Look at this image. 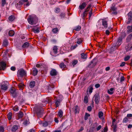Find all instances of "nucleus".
<instances>
[{
	"instance_id": "nucleus-1",
	"label": "nucleus",
	"mask_w": 132,
	"mask_h": 132,
	"mask_svg": "<svg viewBox=\"0 0 132 132\" xmlns=\"http://www.w3.org/2000/svg\"><path fill=\"white\" fill-rule=\"evenodd\" d=\"M98 124L96 122L93 124L92 126L90 127L88 132H94L99 131L102 128V126L100 125L98 126Z\"/></svg>"
},
{
	"instance_id": "nucleus-2",
	"label": "nucleus",
	"mask_w": 132,
	"mask_h": 132,
	"mask_svg": "<svg viewBox=\"0 0 132 132\" xmlns=\"http://www.w3.org/2000/svg\"><path fill=\"white\" fill-rule=\"evenodd\" d=\"M27 20L28 23L31 25L35 24L37 22V18L29 15L27 18Z\"/></svg>"
},
{
	"instance_id": "nucleus-3",
	"label": "nucleus",
	"mask_w": 132,
	"mask_h": 132,
	"mask_svg": "<svg viewBox=\"0 0 132 132\" xmlns=\"http://www.w3.org/2000/svg\"><path fill=\"white\" fill-rule=\"evenodd\" d=\"M125 36L126 35L125 33H122V36H120L119 37L116 44V45L114 46V47H116V48L118 47L121 44L123 38H124Z\"/></svg>"
},
{
	"instance_id": "nucleus-4",
	"label": "nucleus",
	"mask_w": 132,
	"mask_h": 132,
	"mask_svg": "<svg viewBox=\"0 0 132 132\" xmlns=\"http://www.w3.org/2000/svg\"><path fill=\"white\" fill-rule=\"evenodd\" d=\"M26 73L24 70L23 69H21L18 71L17 76L18 77H22L26 76Z\"/></svg>"
},
{
	"instance_id": "nucleus-5",
	"label": "nucleus",
	"mask_w": 132,
	"mask_h": 132,
	"mask_svg": "<svg viewBox=\"0 0 132 132\" xmlns=\"http://www.w3.org/2000/svg\"><path fill=\"white\" fill-rule=\"evenodd\" d=\"M59 97L60 99H57L56 98L55 100V105L56 107L59 106L60 105V102L62 101L63 99V96L62 95L59 96Z\"/></svg>"
},
{
	"instance_id": "nucleus-6",
	"label": "nucleus",
	"mask_w": 132,
	"mask_h": 132,
	"mask_svg": "<svg viewBox=\"0 0 132 132\" xmlns=\"http://www.w3.org/2000/svg\"><path fill=\"white\" fill-rule=\"evenodd\" d=\"M10 92L11 95L13 97H17L18 93L16 91L14 87H12L10 90Z\"/></svg>"
},
{
	"instance_id": "nucleus-7",
	"label": "nucleus",
	"mask_w": 132,
	"mask_h": 132,
	"mask_svg": "<svg viewBox=\"0 0 132 132\" xmlns=\"http://www.w3.org/2000/svg\"><path fill=\"white\" fill-rule=\"evenodd\" d=\"M44 110L42 108H40L38 109L37 112V115L38 117H41L43 115Z\"/></svg>"
},
{
	"instance_id": "nucleus-8",
	"label": "nucleus",
	"mask_w": 132,
	"mask_h": 132,
	"mask_svg": "<svg viewBox=\"0 0 132 132\" xmlns=\"http://www.w3.org/2000/svg\"><path fill=\"white\" fill-rule=\"evenodd\" d=\"M57 46H54L53 48L52 51H51L50 52L51 55L53 56H55V54L57 53Z\"/></svg>"
},
{
	"instance_id": "nucleus-9",
	"label": "nucleus",
	"mask_w": 132,
	"mask_h": 132,
	"mask_svg": "<svg viewBox=\"0 0 132 132\" xmlns=\"http://www.w3.org/2000/svg\"><path fill=\"white\" fill-rule=\"evenodd\" d=\"M94 97H95V101L96 104H98L100 99L99 95L98 94H96L94 95Z\"/></svg>"
},
{
	"instance_id": "nucleus-10",
	"label": "nucleus",
	"mask_w": 132,
	"mask_h": 132,
	"mask_svg": "<svg viewBox=\"0 0 132 132\" xmlns=\"http://www.w3.org/2000/svg\"><path fill=\"white\" fill-rule=\"evenodd\" d=\"M115 121L116 119H113L112 122L111 126L113 128V131L114 132H116L117 130L116 128L117 127V125L116 124H115L114 123V122Z\"/></svg>"
},
{
	"instance_id": "nucleus-11",
	"label": "nucleus",
	"mask_w": 132,
	"mask_h": 132,
	"mask_svg": "<svg viewBox=\"0 0 132 132\" xmlns=\"http://www.w3.org/2000/svg\"><path fill=\"white\" fill-rule=\"evenodd\" d=\"M6 64L4 62L2 61L0 62V70H4L6 68Z\"/></svg>"
},
{
	"instance_id": "nucleus-12",
	"label": "nucleus",
	"mask_w": 132,
	"mask_h": 132,
	"mask_svg": "<svg viewBox=\"0 0 132 132\" xmlns=\"http://www.w3.org/2000/svg\"><path fill=\"white\" fill-rule=\"evenodd\" d=\"M128 16V21L127 22V24H129L131 21L132 19V12H130L127 14Z\"/></svg>"
},
{
	"instance_id": "nucleus-13",
	"label": "nucleus",
	"mask_w": 132,
	"mask_h": 132,
	"mask_svg": "<svg viewBox=\"0 0 132 132\" xmlns=\"http://www.w3.org/2000/svg\"><path fill=\"white\" fill-rule=\"evenodd\" d=\"M1 88L2 90L5 91L8 88V85L7 84H3L1 85Z\"/></svg>"
},
{
	"instance_id": "nucleus-14",
	"label": "nucleus",
	"mask_w": 132,
	"mask_h": 132,
	"mask_svg": "<svg viewBox=\"0 0 132 132\" xmlns=\"http://www.w3.org/2000/svg\"><path fill=\"white\" fill-rule=\"evenodd\" d=\"M95 60L94 59L92 60L90 64L88 66V67L89 68H93L95 66L96 64Z\"/></svg>"
},
{
	"instance_id": "nucleus-15",
	"label": "nucleus",
	"mask_w": 132,
	"mask_h": 132,
	"mask_svg": "<svg viewBox=\"0 0 132 132\" xmlns=\"http://www.w3.org/2000/svg\"><path fill=\"white\" fill-rule=\"evenodd\" d=\"M10 130L13 132H15L18 129V126L17 125H14L10 127Z\"/></svg>"
},
{
	"instance_id": "nucleus-16",
	"label": "nucleus",
	"mask_w": 132,
	"mask_h": 132,
	"mask_svg": "<svg viewBox=\"0 0 132 132\" xmlns=\"http://www.w3.org/2000/svg\"><path fill=\"white\" fill-rule=\"evenodd\" d=\"M107 21L105 19L102 20V25L103 26V28L106 29L108 27V23Z\"/></svg>"
},
{
	"instance_id": "nucleus-17",
	"label": "nucleus",
	"mask_w": 132,
	"mask_h": 132,
	"mask_svg": "<svg viewBox=\"0 0 132 132\" xmlns=\"http://www.w3.org/2000/svg\"><path fill=\"white\" fill-rule=\"evenodd\" d=\"M73 111L75 114L79 113V109L78 106L77 105H76L74 107Z\"/></svg>"
},
{
	"instance_id": "nucleus-18",
	"label": "nucleus",
	"mask_w": 132,
	"mask_h": 132,
	"mask_svg": "<svg viewBox=\"0 0 132 132\" xmlns=\"http://www.w3.org/2000/svg\"><path fill=\"white\" fill-rule=\"evenodd\" d=\"M125 49L127 51H130L132 49V46L130 44H128L125 47Z\"/></svg>"
},
{
	"instance_id": "nucleus-19",
	"label": "nucleus",
	"mask_w": 132,
	"mask_h": 132,
	"mask_svg": "<svg viewBox=\"0 0 132 132\" xmlns=\"http://www.w3.org/2000/svg\"><path fill=\"white\" fill-rule=\"evenodd\" d=\"M86 4L85 2L83 3L81 5H80L79 6V8L81 10L84 9L86 6Z\"/></svg>"
},
{
	"instance_id": "nucleus-20",
	"label": "nucleus",
	"mask_w": 132,
	"mask_h": 132,
	"mask_svg": "<svg viewBox=\"0 0 132 132\" xmlns=\"http://www.w3.org/2000/svg\"><path fill=\"white\" fill-rule=\"evenodd\" d=\"M57 72L55 69H52L50 72V75L52 76H56L57 75Z\"/></svg>"
},
{
	"instance_id": "nucleus-21",
	"label": "nucleus",
	"mask_w": 132,
	"mask_h": 132,
	"mask_svg": "<svg viewBox=\"0 0 132 132\" xmlns=\"http://www.w3.org/2000/svg\"><path fill=\"white\" fill-rule=\"evenodd\" d=\"M32 75L34 76H35L38 73V70L36 68H32Z\"/></svg>"
},
{
	"instance_id": "nucleus-22",
	"label": "nucleus",
	"mask_w": 132,
	"mask_h": 132,
	"mask_svg": "<svg viewBox=\"0 0 132 132\" xmlns=\"http://www.w3.org/2000/svg\"><path fill=\"white\" fill-rule=\"evenodd\" d=\"M32 31L35 33H38L39 32V28L38 27L36 28L35 27L32 29Z\"/></svg>"
},
{
	"instance_id": "nucleus-23",
	"label": "nucleus",
	"mask_w": 132,
	"mask_h": 132,
	"mask_svg": "<svg viewBox=\"0 0 132 132\" xmlns=\"http://www.w3.org/2000/svg\"><path fill=\"white\" fill-rule=\"evenodd\" d=\"M132 37V33L130 34L128 36V37L126 38V41L127 42H129L131 39Z\"/></svg>"
},
{
	"instance_id": "nucleus-24",
	"label": "nucleus",
	"mask_w": 132,
	"mask_h": 132,
	"mask_svg": "<svg viewBox=\"0 0 132 132\" xmlns=\"http://www.w3.org/2000/svg\"><path fill=\"white\" fill-rule=\"evenodd\" d=\"M127 28L128 29L127 31V32L128 34L132 32V26H128Z\"/></svg>"
},
{
	"instance_id": "nucleus-25",
	"label": "nucleus",
	"mask_w": 132,
	"mask_h": 132,
	"mask_svg": "<svg viewBox=\"0 0 132 132\" xmlns=\"http://www.w3.org/2000/svg\"><path fill=\"white\" fill-rule=\"evenodd\" d=\"M29 45V43L28 42L25 43L22 46V47L23 48H27Z\"/></svg>"
},
{
	"instance_id": "nucleus-26",
	"label": "nucleus",
	"mask_w": 132,
	"mask_h": 132,
	"mask_svg": "<svg viewBox=\"0 0 132 132\" xmlns=\"http://www.w3.org/2000/svg\"><path fill=\"white\" fill-rule=\"evenodd\" d=\"M23 116V112L20 111L18 114V117L19 119L22 118Z\"/></svg>"
},
{
	"instance_id": "nucleus-27",
	"label": "nucleus",
	"mask_w": 132,
	"mask_h": 132,
	"mask_svg": "<svg viewBox=\"0 0 132 132\" xmlns=\"http://www.w3.org/2000/svg\"><path fill=\"white\" fill-rule=\"evenodd\" d=\"M35 82L34 81H31L29 84V86L31 88H33L35 86Z\"/></svg>"
},
{
	"instance_id": "nucleus-28",
	"label": "nucleus",
	"mask_w": 132,
	"mask_h": 132,
	"mask_svg": "<svg viewBox=\"0 0 132 132\" xmlns=\"http://www.w3.org/2000/svg\"><path fill=\"white\" fill-rule=\"evenodd\" d=\"M114 88H111L109 90H108V93L110 94H112L113 93Z\"/></svg>"
},
{
	"instance_id": "nucleus-29",
	"label": "nucleus",
	"mask_w": 132,
	"mask_h": 132,
	"mask_svg": "<svg viewBox=\"0 0 132 132\" xmlns=\"http://www.w3.org/2000/svg\"><path fill=\"white\" fill-rule=\"evenodd\" d=\"M9 20L11 21H13L15 19V16L13 15H11L9 16Z\"/></svg>"
},
{
	"instance_id": "nucleus-30",
	"label": "nucleus",
	"mask_w": 132,
	"mask_h": 132,
	"mask_svg": "<svg viewBox=\"0 0 132 132\" xmlns=\"http://www.w3.org/2000/svg\"><path fill=\"white\" fill-rule=\"evenodd\" d=\"M81 57L82 59H86L87 57V54L84 53H82L81 54Z\"/></svg>"
},
{
	"instance_id": "nucleus-31",
	"label": "nucleus",
	"mask_w": 132,
	"mask_h": 132,
	"mask_svg": "<svg viewBox=\"0 0 132 132\" xmlns=\"http://www.w3.org/2000/svg\"><path fill=\"white\" fill-rule=\"evenodd\" d=\"M63 112L61 110H60L58 112V116L60 118H61L63 116Z\"/></svg>"
},
{
	"instance_id": "nucleus-32",
	"label": "nucleus",
	"mask_w": 132,
	"mask_h": 132,
	"mask_svg": "<svg viewBox=\"0 0 132 132\" xmlns=\"http://www.w3.org/2000/svg\"><path fill=\"white\" fill-rule=\"evenodd\" d=\"M59 66L61 69H64L65 68L66 66V65L63 63H61L60 64Z\"/></svg>"
},
{
	"instance_id": "nucleus-33",
	"label": "nucleus",
	"mask_w": 132,
	"mask_h": 132,
	"mask_svg": "<svg viewBox=\"0 0 132 132\" xmlns=\"http://www.w3.org/2000/svg\"><path fill=\"white\" fill-rule=\"evenodd\" d=\"M14 32L13 30H11L9 31V36H13L14 35Z\"/></svg>"
},
{
	"instance_id": "nucleus-34",
	"label": "nucleus",
	"mask_w": 132,
	"mask_h": 132,
	"mask_svg": "<svg viewBox=\"0 0 132 132\" xmlns=\"http://www.w3.org/2000/svg\"><path fill=\"white\" fill-rule=\"evenodd\" d=\"M18 85L19 88L21 89H23V87L24 86V84L21 83L19 84Z\"/></svg>"
},
{
	"instance_id": "nucleus-35",
	"label": "nucleus",
	"mask_w": 132,
	"mask_h": 132,
	"mask_svg": "<svg viewBox=\"0 0 132 132\" xmlns=\"http://www.w3.org/2000/svg\"><path fill=\"white\" fill-rule=\"evenodd\" d=\"M115 4H113L112 5V6L111 7V11H116V8L114 7Z\"/></svg>"
},
{
	"instance_id": "nucleus-36",
	"label": "nucleus",
	"mask_w": 132,
	"mask_h": 132,
	"mask_svg": "<svg viewBox=\"0 0 132 132\" xmlns=\"http://www.w3.org/2000/svg\"><path fill=\"white\" fill-rule=\"evenodd\" d=\"M52 32L55 34H56L58 31V29L57 28H53L52 29Z\"/></svg>"
},
{
	"instance_id": "nucleus-37",
	"label": "nucleus",
	"mask_w": 132,
	"mask_h": 132,
	"mask_svg": "<svg viewBox=\"0 0 132 132\" xmlns=\"http://www.w3.org/2000/svg\"><path fill=\"white\" fill-rule=\"evenodd\" d=\"M8 118L9 120H10L12 118V113L11 112H9L7 115Z\"/></svg>"
},
{
	"instance_id": "nucleus-38",
	"label": "nucleus",
	"mask_w": 132,
	"mask_h": 132,
	"mask_svg": "<svg viewBox=\"0 0 132 132\" xmlns=\"http://www.w3.org/2000/svg\"><path fill=\"white\" fill-rule=\"evenodd\" d=\"M81 29V27L80 26H78L76 27L75 29L73 30H75L76 31H78L80 30Z\"/></svg>"
},
{
	"instance_id": "nucleus-39",
	"label": "nucleus",
	"mask_w": 132,
	"mask_h": 132,
	"mask_svg": "<svg viewBox=\"0 0 132 132\" xmlns=\"http://www.w3.org/2000/svg\"><path fill=\"white\" fill-rule=\"evenodd\" d=\"M84 102L85 103H87L88 102V98L87 96H86L84 98Z\"/></svg>"
},
{
	"instance_id": "nucleus-40",
	"label": "nucleus",
	"mask_w": 132,
	"mask_h": 132,
	"mask_svg": "<svg viewBox=\"0 0 132 132\" xmlns=\"http://www.w3.org/2000/svg\"><path fill=\"white\" fill-rule=\"evenodd\" d=\"M90 116V115L89 114L87 113H86L84 116L85 120H87L88 119V117H89Z\"/></svg>"
},
{
	"instance_id": "nucleus-41",
	"label": "nucleus",
	"mask_w": 132,
	"mask_h": 132,
	"mask_svg": "<svg viewBox=\"0 0 132 132\" xmlns=\"http://www.w3.org/2000/svg\"><path fill=\"white\" fill-rule=\"evenodd\" d=\"M89 93L90 94L92 92V90L93 89V87L91 86H90L88 88Z\"/></svg>"
},
{
	"instance_id": "nucleus-42",
	"label": "nucleus",
	"mask_w": 132,
	"mask_h": 132,
	"mask_svg": "<svg viewBox=\"0 0 132 132\" xmlns=\"http://www.w3.org/2000/svg\"><path fill=\"white\" fill-rule=\"evenodd\" d=\"M77 62L78 61L77 60H74L72 61V64L73 66H74L77 63Z\"/></svg>"
},
{
	"instance_id": "nucleus-43",
	"label": "nucleus",
	"mask_w": 132,
	"mask_h": 132,
	"mask_svg": "<svg viewBox=\"0 0 132 132\" xmlns=\"http://www.w3.org/2000/svg\"><path fill=\"white\" fill-rule=\"evenodd\" d=\"M128 121V120L127 118V117H125L123 119L122 122L123 123H126Z\"/></svg>"
},
{
	"instance_id": "nucleus-44",
	"label": "nucleus",
	"mask_w": 132,
	"mask_h": 132,
	"mask_svg": "<svg viewBox=\"0 0 132 132\" xmlns=\"http://www.w3.org/2000/svg\"><path fill=\"white\" fill-rule=\"evenodd\" d=\"M98 116L99 118H101L103 116V112L102 111H100L98 113Z\"/></svg>"
},
{
	"instance_id": "nucleus-45",
	"label": "nucleus",
	"mask_w": 132,
	"mask_h": 132,
	"mask_svg": "<svg viewBox=\"0 0 132 132\" xmlns=\"http://www.w3.org/2000/svg\"><path fill=\"white\" fill-rule=\"evenodd\" d=\"M3 44L4 46H7L8 44V42L7 40H4L3 41Z\"/></svg>"
},
{
	"instance_id": "nucleus-46",
	"label": "nucleus",
	"mask_w": 132,
	"mask_h": 132,
	"mask_svg": "<svg viewBox=\"0 0 132 132\" xmlns=\"http://www.w3.org/2000/svg\"><path fill=\"white\" fill-rule=\"evenodd\" d=\"M13 109L14 111H18L19 110L18 106H15L13 108Z\"/></svg>"
},
{
	"instance_id": "nucleus-47",
	"label": "nucleus",
	"mask_w": 132,
	"mask_h": 132,
	"mask_svg": "<svg viewBox=\"0 0 132 132\" xmlns=\"http://www.w3.org/2000/svg\"><path fill=\"white\" fill-rule=\"evenodd\" d=\"M91 7V5H88V7H87V9L85 10V11L88 12L90 8Z\"/></svg>"
},
{
	"instance_id": "nucleus-48",
	"label": "nucleus",
	"mask_w": 132,
	"mask_h": 132,
	"mask_svg": "<svg viewBox=\"0 0 132 132\" xmlns=\"http://www.w3.org/2000/svg\"><path fill=\"white\" fill-rule=\"evenodd\" d=\"M2 6L3 7L6 3L5 0H2Z\"/></svg>"
},
{
	"instance_id": "nucleus-49",
	"label": "nucleus",
	"mask_w": 132,
	"mask_h": 132,
	"mask_svg": "<svg viewBox=\"0 0 132 132\" xmlns=\"http://www.w3.org/2000/svg\"><path fill=\"white\" fill-rule=\"evenodd\" d=\"M23 4L22 1H19L18 3H17L16 5V7H18V5H21Z\"/></svg>"
},
{
	"instance_id": "nucleus-50",
	"label": "nucleus",
	"mask_w": 132,
	"mask_h": 132,
	"mask_svg": "<svg viewBox=\"0 0 132 132\" xmlns=\"http://www.w3.org/2000/svg\"><path fill=\"white\" fill-rule=\"evenodd\" d=\"M130 58V56H127L125 57L124 58V60L125 61H127L129 60Z\"/></svg>"
},
{
	"instance_id": "nucleus-51",
	"label": "nucleus",
	"mask_w": 132,
	"mask_h": 132,
	"mask_svg": "<svg viewBox=\"0 0 132 132\" xmlns=\"http://www.w3.org/2000/svg\"><path fill=\"white\" fill-rule=\"evenodd\" d=\"M88 14V12H86L85 11L82 14L83 16H82V18L84 19L85 16H86L87 14Z\"/></svg>"
},
{
	"instance_id": "nucleus-52",
	"label": "nucleus",
	"mask_w": 132,
	"mask_h": 132,
	"mask_svg": "<svg viewBox=\"0 0 132 132\" xmlns=\"http://www.w3.org/2000/svg\"><path fill=\"white\" fill-rule=\"evenodd\" d=\"M48 123L47 121H45L43 123V125L44 127H46L48 125Z\"/></svg>"
},
{
	"instance_id": "nucleus-53",
	"label": "nucleus",
	"mask_w": 132,
	"mask_h": 132,
	"mask_svg": "<svg viewBox=\"0 0 132 132\" xmlns=\"http://www.w3.org/2000/svg\"><path fill=\"white\" fill-rule=\"evenodd\" d=\"M4 131V127L1 126L0 127V132H3Z\"/></svg>"
},
{
	"instance_id": "nucleus-54",
	"label": "nucleus",
	"mask_w": 132,
	"mask_h": 132,
	"mask_svg": "<svg viewBox=\"0 0 132 132\" xmlns=\"http://www.w3.org/2000/svg\"><path fill=\"white\" fill-rule=\"evenodd\" d=\"M82 42V40L80 38H79L78 39V41L77 42V43L79 44H80Z\"/></svg>"
},
{
	"instance_id": "nucleus-55",
	"label": "nucleus",
	"mask_w": 132,
	"mask_h": 132,
	"mask_svg": "<svg viewBox=\"0 0 132 132\" xmlns=\"http://www.w3.org/2000/svg\"><path fill=\"white\" fill-rule=\"evenodd\" d=\"M92 9H91V10L89 11V19H90V18L91 17L92 14Z\"/></svg>"
},
{
	"instance_id": "nucleus-56",
	"label": "nucleus",
	"mask_w": 132,
	"mask_h": 132,
	"mask_svg": "<svg viewBox=\"0 0 132 132\" xmlns=\"http://www.w3.org/2000/svg\"><path fill=\"white\" fill-rule=\"evenodd\" d=\"M77 46V44L74 46H71V50H73L76 48Z\"/></svg>"
},
{
	"instance_id": "nucleus-57",
	"label": "nucleus",
	"mask_w": 132,
	"mask_h": 132,
	"mask_svg": "<svg viewBox=\"0 0 132 132\" xmlns=\"http://www.w3.org/2000/svg\"><path fill=\"white\" fill-rule=\"evenodd\" d=\"M108 130V128L107 126H106L104 129V132H106Z\"/></svg>"
},
{
	"instance_id": "nucleus-58",
	"label": "nucleus",
	"mask_w": 132,
	"mask_h": 132,
	"mask_svg": "<svg viewBox=\"0 0 132 132\" xmlns=\"http://www.w3.org/2000/svg\"><path fill=\"white\" fill-rule=\"evenodd\" d=\"M60 16L61 18H64L65 16V14L64 13H62L60 15Z\"/></svg>"
},
{
	"instance_id": "nucleus-59",
	"label": "nucleus",
	"mask_w": 132,
	"mask_h": 132,
	"mask_svg": "<svg viewBox=\"0 0 132 132\" xmlns=\"http://www.w3.org/2000/svg\"><path fill=\"white\" fill-rule=\"evenodd\" d=\"M16 68L14 67H12L11 68V70L13 71H14L15 70Z\"/></svg>"
},
{
	"instance_id": "nucleus-60",
	"label": "nucleus",
	"mask_w": 132,
	"mask_h": 132,
	"mask_svg": "<svg viewBox=\"0 0 132 132\" xmlns=\"http://www.w3.org/2000/svg\"><path fill=\"white\" fill-rule=\"evenodd\" d=\"M88 110L89 111H90L92 110V108L91 106H88L87 108Z\"/></svg>"
},
{
	"instance_id": "nucleus-61",
	"label": "nucleus",
	"mask_w": 132,
	"mask_h": 132,
	"mask_svg": "<svg viewBox=\"0 0 132 132\" xmlns=\"http://www.w3.org/2000/svg\"><path fill=\"white\" fill-rule=\"evenodd\" d=\"M125 63L124 62H122L121 63V64L120 65V66L121 67H122L124 66L125 65Z\"/></svg>"
},
{
	"instance_id": "nucleus-62",
	"label": "nucleus",
	"mask_w": 132,
	"mask_h": 132,
	"mask_svg": "<svg viewBox=\"0 0 132 132\" xmlns=\"http://www.w3.org/2000/svg\"><path fill=\"white\" fill-rule=\"evenodd\" d=\"M120 79L121 82H122L124 80L125 78L123 76H122L121 77Z\"/></svg>"
},
{
	"instance_id": "nucleus-63",
	"label": "nucleus",
	"mask_w": 132,
	"mask_h": 132,
	"mask_svg": "<svg viewBox=\"0 0 132 132\" xmlns=\"http://www.w3.org/2000/svg\"><path fill=\"white\" fill-rule=\"evenodd\" d=\"M55 12L56 13H58L59 12L60 9L59 8H57L55 9Z\"/></svg>"
},
{
	"instance_id": "nucleus-64",
	"label": "nucleus",
	"mask_w": 132,
	"mask_h": 132,
	"mask_svg": "<svg viewBox=\"0 0 132 132\" xmlns=\"http://www.w3.org/2000/svg\"><path fill=\"white\" fill-rule=\"evenodd\" d=\"M127 117H132V114H127Z\"/></svg>"
}]
</instances>
